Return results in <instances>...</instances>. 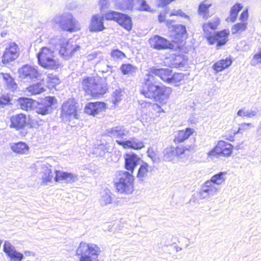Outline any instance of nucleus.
I'll list each match as a JSON object with an SVG mask.
<instances>
[{
	"label": "nucleus",
	"instance_id": "44",
	"mask_svg": "<svg viewBox=\"0 0 261 261\" xmlns=\"http://www.w3.org/2000/svg\"><path fill=\"white\" fill-rule=\"evenodd\" d=\"M120 13L115 11L109 10L105 14V18L106 20L116 21L120 16Z\"/></svg>",
	"mask_w": 261,
	"mask_h": 261
},
{
	"label": "nucleus",
	"instance_id": "22",
	"mask_svg": "<svg viewBox=\"0 0 261 261\" xmlns=\"http://www.w3.org/2000/svg\"><path fill=\"white\" fill-rule=\"evenodd\" d=\"M117 143L122 146L124 148L140 149L144 146L142 141L135 138H132L128 140H119L117 141Z\"/></svg>",
	"mask_w": 261,
	"mask_h": 261
},
{
	"label": "nucleus",
	"instance_id": "63",
	"mask_svg": "<svg viewBox=\"0 0 261 261\" xmlns=\"http://www.w3.org/2000/svg\"><path fill=\"white\" fill-rule=\"evenodd\" d=\"M159 21L160 22H163L165 20V15L164 13H161L158 17Z\"/></svg>",
	"mask_w": 261,
	"mask_h": 261
},
{
	"label": "nucleus",
	"instance_id": "54",
	"mask_svg": "<svg viewBox=\"0 0 261 261\" xmlns=\"http://www.w3.org/2000/svg\"><path fill=\"white\" fill-rule=\"evenodd\" d=\"M99 4L100 7L101 11H102L103 10L108 8L110 6V2L109 0H99Z\"/></svg>",
	"mask_w": 261,
	"mask_h": 261
},
{
	"label": "nucleus",
	"instance_id": "20",
	"mask_svg": "<svg viewBox=\"0 0 261 261\" xmlns=\"http://www.w3.org/2000/svg\"><path fill=\"white\" fill-rule=\"evenodd\" d=\"M103 17L99 14L93 15L91 19L89 29L91 32H100L105 29L103 24Z\"/></svg>",
	"mask_w": 261,
	"mask_h": 261
},
{
	"label": "nucleus",
	"instance_id": "19",
	"mask_svg": "<svg viewBox=\"0 0 261 261\" xmlns=\"http://www.w3.org/2000/svg\"><path fill=\"white\" fill-rule=\"evenodd\" d=\"M153 167L150 166L147 163L143 162L140 166L137 178L141 182H145L151 174Z\"/></svg>",
	"mask_w": 261,
	"mask_h": 261
},
{
	"label": "nucleus",
	"instance_id": "49",
	"mask_svg": "<svg viewBox=\"0 0 261 261\" xmlns=\"http://www.w3.org/2000/svg\"><path fill=\"white\" fill-rule=\"evenodd\" d=\"M134 0H126L124 3L118 4V6L122 10H131L133 8Z\"/></svg>",
	"mask_w": 261,
	"mask_h": 261
},
{
	"label": "nucleus",
	"instance_id": "16",
	"mask_svg": "<svg viewBox=\"0 0 261 261\" xmlns=\"http://www.w3.org/2000/svg\"><path fill=\"white\" fill-rule=\"evenodd\" d=\"M3 250L10 257V261H21L23 258V255L17 252L11 244L8 242H5Z\"/></svg>",
	"mask_w": 261,
	"mask_h": 261
},
{
	"label": "nucleus",
	"instance_id": "15",
	"mask_svg": "<svg viewBox=\"0 0 261 261\" xmlns=\"http://www.w3.org/2000/svg\"><path fill=\"white\" fill-rule=\"evenodd\" d=\"M172 70L168 68H156L154 67L150 68V72L148 74H152L153 76L156 75L164 82L169 84L172 75Z\"/></svg>",
	"mask_w": 261,
	"mask_h": 261
},
{
	"label": "nucleus",
	"instance_id": "47",
	"mask_svg": "<svg viewBox=\"0 0 261 261\" xmlns=\"http://www.w3.org/2000/svg\"><path fill=\"white\" fill-rule=\"evenodd\" d=\"M254 127V125L251 123H243L239 124V131H241V134H243Z\"/></svg>",
	"mask_w": 261,
	"mask_h": 261
},
{
	"label": "nucleus",
	"instance_id": "42",
	"mask_svg": "<svg viewBox=\"0 0 261 261\" xmlns=\"http://www.w3.org/2000/svg\"><path fill=\"white\" fill-rule=\"evenodd\" d=\"M247 23L245 22L237 23L234 24L231 29L232 33L236 34L245 31L247 29Z\"/></svg>",
	"mask_w": 261,
	"mask_h": 261
},
{
	"label": "nucleus",
	"instance_id": "4",
	"mask_svg": "<svg viewBox=\"0 0 261 261\" xmlns=\"http://www.w3.org/2000/svg\"><path fill=\"white\" fill-rule=\"evenodd\" d=\"M53 21L59 24L63 31L73 32L81 30V25L79 21L69 12L56 15Z\"/></svg>",
	"mask_w": 261,
	"mask_h": 261
},
{
	"label": "nucleus",
	"instance_id": "45",
	"mask_svg": "<svg viewBox=\"0 0 261 261\" xmlns=\"http://www.w3.org/2000/svg\"><path fill=\"white\" fill-rule=\"evenodd\" d=\"M211 6V4L201 3L199 7L198 13L199 15H202L203 17H206V14L208 13V9Z\"/></svg>",
	"mask_w": 261,
	"mask_h": 261
},
{
	"label": "nucleus",
	"instance_id": "17",
	"mask_svg": "<svg viewBox=\"0 0 261 261\" xmlns=\"http://www.w3.org/2000/svg\"><path fill=\"white\" fill-rule=\"evenodd\" d=\"M62 114L66 116H72L76 118V106L73 99L69 98L63 103Z\"/></svg>",
	"mask_w": 261,
	"mask_h": 261
},
{
	"label": "nucleus",
	"instance_id": "31",
	"mask_svg": "<svg viewBox=\"0 0 261 261\" xmlns=\"http://www.w3.org/2000/svg\"><path fill=\"white\" fill-rule=\"evenodd\" d=\"M44 91L43 84L41 82L30 85L26 88L25 92L28 95L39 94Z\"/></svg>",
	"mask_w": 261,
	"mask_h": 261
},
{
	"label": "nucleus",
	"instance_id": "41",
	"mask_svg": "<svg viewBox=\"0 0 261 261\" xmlns=\"http://www.w3.org/2000/svg\"><path fill=\"white\" fill-rule=\"evenodd\" d=\"M120 70L122 73L125 75L135 72L137 70V68L130 64H122L120 67Z\"/></svg>",
	"mask_w": 261,
	"mask_h": 261
},
{
	"label": "nucleus",
	"instance_id": "62",
	"mask_svg": "<svg viewBox=\"0 0 261 261\" xmlns=\"http://www.w3.org/2000/svg\"><path fill=\"white\" fill-rule=\"evenodd\" d=\"M246 112L244 108L240 109L237 112V115L240 117H246Z\"/></svg>",
	"mask_w": 261,
	"mask_h": 261
},
{
	"label": "nucleus",
	"instance_id": "9",
	"mask_svg": "<svg viewBox=\"0 0 261 261\" xmlns=\"http://www.w3.org/2000/svg\"><path fill=\"white\" fill-rule=\"evenodd\" d=\"M55 98L51 96H47L35 106V111L36 113L42 116H47L52 112V105Z\"/></svg>",
	"mask_w": 261,
	"mask_h": 261
},
{
	"label": "nucleus",
	"instance_id": "56",
	"mask_svg": "<svg viewBox=\"0 0 261 261\" xmlns=\"http://www.w3.org/2000/svg\"><path fill=\"white\" fill-rule=\"evenodd\" d=\"M258 111L254 110H248L246 112V117L248 118H252L256 116L257 114Z\"/></svg>",
	"mask_w": 261,
	"mask_h": 261
},
{
	"label": "nucleus",
	"instance_id": "59",
	"mask_svg": "<svg viewBox=\"0 0 261 261\" xmlns=\"http://www.w3.org/2000/svg\"><path fill=\"white\" fill-rule=\"evenodd\" d=\"M248 17V14L247 10L243 11L240 15L239 19L242 22L246 21Z\"/></svg>",
	"mask_w": 261,
	"mask_h": 261
},
{
	"label": "nucleus",
	"instance_id": "10",
	"mask_svg": "<svg viewBox=\"0 0 261 261\" xmlns=\"http://www.w3.org/2000/svg\"><path fill=\"white\" fill-rule=\"evenodd\" d=\"M19 56V48L15 42H10L2 56V62L7 64L16 60Z\"/></svg>",
	"mask_w": 261,
	"mask_h": 261
},
{
	"label": "nucleus",
	"instance_id": "36",
	"mask_svg": "<svg viewBox=\"0 0 261 261\" xmlns=\"http://www.w3.org/2000/svg\"><path fill=\"white\" fill-rule=\"evenodd\" d=\"M220 22L219 19L218 18H214L210 21L207 23H205L203 25V30L206 33H211L209 29L212 31L216 30L219 25Z\"/></svg>",
	"mask_w": 261,
	"mask_h": 261
},
{
	"label": "nucleus",
	"instance_id": "13",
	"mask_svg": "<svg viewBox=\"0 0 261 261\" xmlns=\"http://www.w3.org/2000/svg\"><path fill=\"white\" fill-rule=\"evenodd\" d=\"M149 42L151 47L158 50L171 48L173 46L170 41L159 35L150 38Z\"/></svg>",
	"mask_w": 261,
	"mask_h": 261
},
{
	"label": "nucleus",
	"instance_id": "30",
	"mask_svg": "<svg viewBox=\"0 0 261 261\" xmlns=\"http://www.w3.org/2000/svg\"><path fill=\"white\" fill-rule=\"evenodd\" d=\"M116 22L127 31H129L132 29V23L131 18L126 14L120 13V16L118 17Z\"/></svg>",
	"mask_w": 261,
	"mask_h": 261
},
{
	"label": "nucleus",
	"instance_id": "2",
	"mask_svg": "<svg viewBox=\"0 0 261 261\" xmlns=\"http://www.w3.org/2000/svg\"><path fill=\"white\" fill-rule=\"evenodd\" d=\"M101 81L98 76H87L83 79L81 85L86 93L97 97L105 94L108 90L107 84Z\"/></svg>",
	"mask_w": 261,
	"mask_h": 261
},
{
	"label": "nucleus",
	"instance_id": "23",
	"mask_svg": "<svg viewBox=\"0 0 261 261\" xmlns=\"http://www.w3.org/2000/svg\"><path fill=\"white\" fill-rule=\"evenodd\" d=\"M41 179L43 184L51 182L54 176L52 172V166L48 164L43 165L41 167Z\"/></svg>",
	"mask_w": 261,
	"mask_h": 261
},
{
	"label": "nucleus",
	"instance_id": "37",
	"mask_svg": "<svg viewBox=\"0 0 261 261\" xmlns=\"http://www.w3.org/2000/svg\"><path fill=\"white\" fill-rule=\"evenodd\" d=\"M243 6L241 4L237 3L231 7L230 9V14L227 18V20H229L233 22L237 19L238 13L241 10Z\"/></svg>",
	"mask_w": 261,
	"mask_h": 261
},
{
	"label": "nucleus",
	"instance_id": "1",
	"mask_svg": "<svg viewBox=\"0 0 261 261\" xmlns=\"http://www.w3.org/2000/svg\"><path fill=\"white\" fill-rule=\"evenodd\" d=\"M158 80L152 74H146L144 79V86L141 93L146 97L153 98L160 103H166L172 90L165 86L156 85Z\"/></svg>",
	"mask_w": 261,
	"mask_h": 261
},
{
	"label": "nucleus",
	"instance_id": "52",
	"mask_svg": "<svg viewBox=\"0 0 261 261\" xmlns=\"http://www.w3.org/2000/svg\"><path fill=\"white\" fill-rule=\"evenodd\" d=\"M121 91L119 89H116L113 93V101L115 105L119 102L121 100Z\"/></svg>",
	"mask_w": 261,
	"mask_h": 261
},
{
	"label": "nucleus",
	"instance_id": "35",
	"mask_svg": "<svg viewBox=\"0 0 261 261\" xmlns=\"http://www.w3.org/2000/svg\"><path fill=\"white\" fill-rule=\"evenodd\" d=\"M100 195L99 201L101 205L105 206L112 203V194L110 190H105L101 192Z\"/></svg>",
	"mask_w": 261,
	"mask_h": 261
},
{
	"label": "nucleus",
	"instance_id": "11",
	"mask_svg": "<svg viewBox=\"0 0 261 261\" xmlns=\"http://www.w3.org/2000/svg\"><path fill=\"white\" fill-rule=\"evenodd\" d=\"M19 74L21 79L28 81H33L39 78L41 73L37 67L25 65L19 69Z\"/></svg>",
	"mask_w": 261,
	"mask_h": 261
},
{
	"label": "nucleus",
	"instance_id": "40",
	"mask_svg": "<svg viewBox=\"0 0 261 261\" xmlns=\"http://www.w3.org/2000/svg\"><path fill=\"white\" fill-rule=\"evenodd\" d=\"M184 74L182 73H174V74L172 73L169 84L176 86L180 83L184 79Z\"/></svg>",
	"mask_w": 261,
	"mask_h": 261
},
{
	"label": "nucleus",
	"instance_id": "34",
	"mask_svg": "<svg viewBox=\"0 0 261 261\" xmlns=\"http://www.w3.org/2000/svg\"><path fill=\"white\" fill-rule=\"evenodd\" d=\"M175 37L179 40H182L187 38L186 27L182 24H177L174 27Z\"/></svg>",
	"mask_w": 261,
	"mask_h": 261
},
{
	"label": "nucleus",
	"instance_id": "27",
	"mask_svg": "<svg viewBox=\"0 0 261 261\" xmlns=\"http://www.w3.org/2000/svg\"><path fill=\"white\" fill-rule=\"evenodd\" d=\"M170 65L174 68L183 67L187 63V59L183 55H171L170 58Z\"/></svg>",
	"mask_w": 261,
	"mask_h": 261
},
{
	"label": "nucleus",
	"instance_id": "6",
	"mask_svg": "<svg viewBox=\"0 0 261 261\" xmlns=\"http://www.w3.org/2000/svg\"><path fill=\"white\" fill-rule=\"evenodd\" d=\"M100 250L94 244L81 242L77 250L76 255L80 256V261H98V256Z\"/></svg>",
	"mask_w": 261,
	"mask_h": 261
},
{
	"label": "nucleus",
	"instance_id": "24",
	"mask_svg": "<svg viewBox=\"0 0 261 261\" xmlns=\"http://www.w3.org/2000/svg\"><path fill=\"white\" fill-rule=\"evenodd\" d=\"M56 176L54 178L56 181L64 180L66 182H74L77 180V175L71 173H68L60 170L55 171Z\"/></svg>",
	"mask_w": 261,
	"mask_h": 261
},
{
	"label": "nucleus",
	"instance_id": "12",
	"mask_svg": "<svg viewBox=\"0 0 261 261\" xmlns=\"http://www.w3.org/2000/svg\"><path fill=\"white\" fill-rule=\"evenodd\" d=\"M229 32L228 30H224L221 32H217L214 35H211V33L207 36V39L210 44H214L217 43V46L224 45L227 41V36Z\"/></svg>",
	"mask_w": 261,
	"mask_h": 261
},
{
	"label": "nucleus",
	"instance_id": "39",
	"mask_svg": "<svg viewBox=\"0 0 261 261\" xmlns=\"http://www.w3.org/2000/svg\"><path fill=\"white\" fill-rule=\"evenodd\" d=\"M4 79L6 82V84L8 89L12 91H14L17 87V84L14 82V79L9 74L4 75Z\"/></svg>",
	"mask_w": 261,
	"mask_h": 261
},
{
	"label": "nucleus",
	"instance_id": "32",
	"mask_svg": "<svg viewBox=\"0 0 261 261\" xmlns=\"http://www.w3.org/2000/svg\"><path fill=\"white\" fill-rule=\"evenodd\" d=\"M218 144L220 145L219 149L221 155L227 157L231 155L233 148L231 144L224 141H218Z\"/></svg>",
	"mask_w": 261,
	"mask_h": 261
},
{
	"label": "nucleus",
	"instance_id": "61",
	"mask_svg": "<svg viewBox=\"0 0 261 261\" xmlns=\"http://www.w3.org/2000/svg\"><path fill=\"white\" fill-rule=\"evenodd\" d=\"M173 1V0H160V2L159 5L160 6L164 7Z\"/></svg>",
	"mask_w": 261,
	"mask_h": 261
},
{
	"label": "nucleus",
	"instance_id": "18",
	"mask_svg": "<svg viewBox=\"0 0 261 261\" xmlns=\"http://www.w3.org/2000/svg\"><path fill=\"white\" fill-rule=\"evenodd\" d=\"M107 133L110 136L116 139V142L119 140H125L128 131L124 126H118L110 129H107Z\"/></svg>",
	"mask_w": 261,
	"mask_h": 261
},
{
	"label": "nucleus",
	"instance_id": "3",
	"mask_svg": "<svg viewBox=\"0 0 261 261\" xmlns=\"http://www.w3.org/2000/svg\"><path fill=\"white\" fill-rule=\"evenodd\" d=\"M226 172H220L213 175L210 180L206 181L201 186L199 195L201 199L213 196L219 191V186L226 179Z\"/></svg>",
	"mask_w": 261,
	"mask_h": 261
},
{
	"label": "nucleus",
	"instance_id": "25",
	"mask_svg": "<svg viewBox=\"0 0 261 261\" xmlns=\"http://www.w3.org/2000/svg\"><path fill=\"white\" fill-rule=\"evenodd\" d=\"M140 158L135 154L127 153L125 155V167L129 171H132V174L133 171L138 164Z\"/></svg>",
	"mask_w": 261,
	"mask_h": 261
},
{
	"label": "nucleus",
	"instance_id": "33",
	"mask_svg": "<svg viewBox=\"0 0 261 261\" xmlns=\"http://www.w3.org/2000/svg\"><path fill=\"white\" fill-rule=\"evenodd\" d=\"M36 101L32 99L28 98H20L18 99V103L21 109L29 111L35 106Z\"/></svg>",
	"mask_w": 261,
	"mask_h": 261
},
{
	"label": "nucleus",
	"instance_id": "64",
	"mask_svg": "<svg viewBox=\"0 0 261 261\" xmlns=\"http://www.w3.org/2000/svg\"><path fill=\"white\" fill-rule=\"evenodd\" d=\"M50 81L56 85L59 84L60 83L59 79L56 77H53L52 79H50Z\"/></svg>",
	"mask_w": 261,
	"mask_h": 261
},
{
	"label": "nucleus",
	"instance_id": "51",
	"mask_svg": "<svg viewBox=\"0 0 261 261\" xmlns=\"http://www.w3.org/2000/svg\"><path fill=\"white\" fill-rule=\"evenodd\" d=\"M138 3L140 5L139 7L140 11H150L151 8L145 0H138Z\"/></svg>",
	"mask_w": 261,
	"mask_h": 261
},
{
	"label": "nucleus",
	"instance_id": "60",
	"mask_svg": "<svg viewBox=\"0 0 261 261\" xmlns=\"http://www.w3.org/2000/svg\"><path fill=\"white\" fill-rule=\"evenodd\" d=\"M256 135L259 139H261V121L259 122V124L257 126Z\"/></svg>",
	"mask_w": 261,
	"mask_h": 261
},
{
	"label": "nucleus",
	"instance_id": "48",
	"mask_svg": "<svg viewBox=\"0 0 261 261\" xmlns=\"http://www.w3.org/2000/svg\"><path fill=\"white\" fill-rule=\"evenodd\" d=\"M219 146L218 144L215 148L210 150L207 153V155L210 158L218 157V156H221L220 154V150L219 149Z\"/></svg>",
	"mask_w": 261,
	"mask_h": 261
},
{
	"label": "nucleus",
	"instance_id": "50",
	"mask_svg": "<svg viewBox=\"0 0 261 261\" xmlns=\"http://www.w3.org/2000/svg\"><path fill=\"white\" fill-rule=\"evenodd\" d=\"M258 63H261V48L259 49L258 53L255 54L251 61V65H255Z\"/></svg>",
	"mask_w": 261,
	"mask_h": 261
},
{
	"label": "nucleus",
	"instance_id": "57",
	"mask_svg": "<svg viewBox=\"0 0 261 261\" xmlns=\"http://www.w3.org/2000/svg\"><path fill=\"white\" fill-rule=\"evenodd\" d=\"M99 54H100V52L93 51L87 55V60L88 61H92L94 59H95L97 57V56Z\"/></svg>",
	"mask_w": 261,
	"mask_h": 261
},
{
	"label": "nucleus",
	"instance_id": "38",
	"mask_svg": "<svg viewBox=\"0 0 261 261\" xmlns=\"http://www.w3.org/2000/svg\"><path fill=\"white\" fill-rule=\"evenodd\" d=\"M175 148L172 146H170L166 148L164 151V158L165 161H172L175 155Z\"/></svg>",
	"mask_w": 261,
	"mask_h": 261
},
{
	"label": "nucleus",
	"instance_id": "5",
	"mask_svg": "<svg viewBox=\"0 0 261 261\" xmlns=\"http://www.w3.org/2000/svg\"><path fill=\"white\" fill-rule=\"evenodd\" d=\"M134 176L125 171L118 172L115 186L117 190L120 193L129 194L134 191Z\"/></svg>",
	"mask_w": 261,
	"mask_h": 261
},
{
	"label": "nucleus",
	"instance_id": "8",
	"mask_svg": "<svg viewBox=\"0 0 261 261\" xmlns=\"http://www.w3.org/2000/svg\"><path fill=\"white\" fill-rule=\"evenodd\" d=\"M37 56L39 64L44 68L57 69L59 66V61L55 58L54 51L48 47H43Z\"/></svg>",
	"mask_w": 261,
	"mask_h": 261
},
{
	"label": "nucleus",
	"instance_id": "53",
	"mask_svg": "<svg viewBox=\"0 0 261 261\" xmlns=\"http://www.w3.org/2000/svg\"><path fill=\"white\" fill-rule=\"evenodd\" d=\"M10 98L8 94H3L0 97L1 105L3 106L9 103Z\"/></svg>",
	"mask_w": 261,
	"mask_h": 261
},
{
	"label": "nucleus",
	"instance_id": "7",
	"mask_svg": "<svg viewBox=\"0 0 261 261\" xmlns=\"http://www.w3.org/2000/svg\"><path fill=\"white\" fill-rule=\"evenodd\" d=\"M50 43L55 46H60V54L66 59L72 57L80 49V46L76 44H72L69 41L61 36L54 37L50 40Z\"/></svg>",
	"mask_w": 261,
	"mask_h": 261
},
{
	"label": "nucleus",
	"instance_id": "28",
	"mask_svg": "<svg viewBox=\"0 0 261 261\" xmlns=\"http://www.w3.org/2000/svg\"><path fill=\"white\" fill-rule=\"evenodd\" d=\"M194 133V129L191 128H187L185 130H179L176 135L174 141L177 143L182 142Z\"/></svg>",
	"mask_w": 261,
	"mask_h": 261
},
{
	"label": "nucleus",
	"instance_id": "14",
	"mask_svg": "<svg viewBox=\"0 0 261 261\" xmlns=\"http://www.w3.org/2000/svg\"><path fill=\"white\" fill-rule=\"evenodd\" d=\"M10 121V127L17 130L24 128L28 124L27 116L22 113L12 116Z\"/></svg>",
	"mask_w": 261,
	"mask_h": 261
},
{
	"label": "nucleus",
	"instance_id": "55",
	"mask_svg": "<svg viewBox=\"0 0 261 261\" xmlns=\"http://www.w3.org/2000/svg\"><path fill=\"white\" fill-rule=\"evenodd\" d=\"M173 15L180 16H181L182 17H184V18L188 17V16L180 9L177 10H173L171 12L170 16H173Z\"/></svg>",
	"mask_w": 261,
	"mask_h": 261
},
{
	"label": "nucleus",
	"instance_id": "43",
	"mask_svg": "<svg viewBox=\"0 0 261 261\" xmlns=\"http://www.w3.org/2000/svg\"><path fill=\"white\" fill-rule=\"evenodd\" d=\"M95 67L98 72L102 73H107L111 69V67L109 66L107 62L104 60L97 63Z\"/></svg>",
	"mask_w": 261,
	"mask_h": 261
},
{
	"label": "nucleus",
	"instance_id": "29",
	"mask_svg": "<svg viewBox=\"0 0 261 261\" xmlns=\"http://www.w3.org/2000/svg\"><path fill=\"white\" fill-rule=\"evenodd\" d=\"M231 64V59L227 57L225 59H221L216 62L213 65V68L216 72H219L228 67Z\"/></svg>",
	"mask_w": 261,
	"mask_h": 261
},
{
	"label": "nucleus",
	"instance_id": "21",
	"mask_svg": "<svg viewBox=\"0 0 261 261\" xmlns=\"http://www.w3.org/2000/svg\"><path fill=\"white\" fill-rule=\"evenodd\" d=\"M105 107V103L102 102H89L85 107L84 111L86 113L95 116L102 112Z\"/></svg>",
	"mask_w": 261,
	"mask_h": 261
},
{
	"label": "nucleus",
	"instance_id": "26",
	"mask_svg": "<svg viewBox=\"0 0 261 261\" xmlns=\"http://www.w3.org/2000/svg\"><path fill=\"white\" fill-rule=\"evenodd\" d=\"M12 150L17 154H27L29 153V146L23 142L12 143L10 145Z\"/></svg>",
	"mask_w": 261,
	"mask_h": 261
},
{
	"label": "nucleus",
	"instance_id": "58",
	"mask_svg": "<svg viewBox=\"0 0 261 261\" xmlns=\"http://www.w3.org/2000/svg\"><path fill=\"white\" fill-rule=\"evenodd\" d=\"M185 149L184 147H177L175 148V153L176 156H179L184 153Z\"/></svg>",
	"mask_w": 261,
	"mask_h": 261
},
{
	"label": "nucleus",
	"instance_id": "46",
	"mask_svg": "<svg viewBox=\"0 0 261 261\" xmlns=\"http://www.w3.org/2000/svg\"><path fill=\"white\" fill-rule=\"evenodd\" d=\"M111 56L115 60H121L126 57L124 53L118 49L113 50Z\"/></svg>",
	"mask_w": 261,
	"mask_h": 261
}]
</instances>
